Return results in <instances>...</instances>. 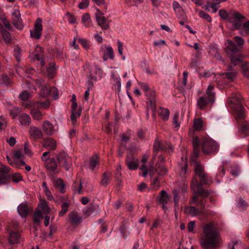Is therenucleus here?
Segmentation results:
<instances>
[{"mask_svg":"<svg viewBox=\"0 0 249 249\" xmlns=\"http://www.w3.org/2000/svg\"><path fill=\"white\" fill-rule=\"evenodd\" d=\"M184 213L192 216H196L198 214H206L205 209L200 208L199 209L196 208L194 206H186L183 210Z\"/></svg>","mask_w":249,"mask_h":249,"instance_id":"13","label":"nucleus"},{"mask_svg":"<svg viewBox=\"0 0 249 249\" xmlns=\"http://www.w3.org/2000/svg\"><path fill=\"white\" fill-rule=\"evenodd\" d=\"M219 3L212 2L209 3L205 6V9L209 10L211 8L213 9V13H216L219 8Z\"/></svg>","mask_w":249,"mask_h":249,"instance_id":"48","label":"nucleus"},{"mask_svg":"<svg viewBox=\"0 0 249 249\" xmlns=\"http://www.w3.org/2000/svg\"><path fill=\"white\" fill-rule=\"evenodd\" d=\"M43 217V215L42 214V213L39 210L36 211L34 213L33 217L34 223L35 224H38Z\"/></svg>","mask_w":249,"mask_h":249,"instance_id":"40","label":"nucleus"},{"mask_svg":"<svg viewBox=\"0 0 249 249\" xmlns=\"http://www.w3.org/2000/svg\"><path fill=\"white\" fill-rule=\"evenodd\" d=\"M42 144L43 147L50 150L54 149L56 145L55 141L51 138L45 139Z\"/></svg>","mask_w":249,"mask_h":249,"instance_id":"24","label":"nucleus"},{"mask_svg":"<svg viewBox=\"0 0 249 249\" xmlns=\"http://www.w3.org/2000/svg\"><path fill=\"white\" fill-rule=\"evenodd\" d=\"M12 180L14 182L17 183L22 180V177L20 173H15L11 177Z\"/></svg>","mask_w":249,"mask_h":249,"instance_id":"53","label":"nucleus"},{"mask_svg":"<svg viewBox=\"0 0 249 249\" xmlns=\"http://www.w3.org/2000/svg\"><path fill=\"white\" fill-rule=\"evenodd\" d=\"M7 160L9 164L13 167L19 168L21 166L25 165V162L21 157H6Z\"/></svg>","mask_w":249,"mask_h":249,"instance_id":"18","label":"nucleus"},{"mask_svg":"<svg viewBox=\"0 0 249 249\" xmlns=\"http://www.w3.org/2000/svg\"><path fill=\"white\" fill-rule=\"evenodd\" d=\"M158 113L160 117L164 121H167L169 119L170 115L169 110L165 108L160 107L158 109Z\"/></svg>","mask_w":249,"mask_h":249,"instance_id":"32","label":"nucleus"},{"mask_svg":"<svg viewBox=\"0 0 249 249\" xmlns=\"http://www.w3.org/2000/svg\"><path fill=\"white\" fill-rule=\"evenodd\" d=\"M210 103L213 102L209 101V99L206 96H202L198 99L197 102V106L199 108L203 109Z\"/></svg>","mask_w":249,"mask_h":249,"instance_id":"31","label":"nucleus"},{"mask_svg":"<svg viewBox=\"0 0 249 249\" xmlns=\"http://www.w3.org/2000/svg\"><path fill=\"white\" fill-rule=\"evenodd\" d=\"M40 89V95L43 97H47L51 93V88L49 85L45 84V81L43 79L38 80L37 81Z\"/></svg>","mask_w":249,"mask_h":249,"instance_id":"15","label":"nucleus"},{"mask_svg":"<svg viewBox=\"0 0 249 249\" xmlns=\"http://www.w3.org/2000/svg\"><path fill=\"white\" fill-rule=\"evenodd\" d=\"M7 125V121L3 116H0V131L5 129Z\"/></svg>","mask_w":249,"mask_h":249,"instance_id":"58","label":"nucleus"},{"mask_svg":"<svg viewBox=\"0 0 249 249\" xmlns=\"http://www.w3.org/2000/svg\"><path fill=\"white\" fill-rule=\"evenodd\" d=\"M58 157H42V159L45 162V166L48 170L55 171L57 167V158Z\"/></svg>","mask_w":249,"mask_h":249,"instance_id":"10","label":"nucleus"},{"mask_svg":"<svg viewBox=\"0 0 249 249\" xmlns=\"http://www.w3.org/2000/svg\"><path fill=\"white\" fill-rule=\"evenodd\" d=\"M111 176L112 174L111 172H105L103 175L101 181V184L103 186H106L109 183V181Z\"/></svg>","mask_w":249,"mask_h":249,"instance_id":"36","label":"nucleus"},{"mask_svg":"<svg viewBox=\"0 0 249 249\" xmlns=\"http://www.w3.org/2000/svg\"><path fill=\"white\" fill-rule=\"evenodd\" d=\"M194 156H198L199 151V141L197 137H194L193 139Z\"/></svg>","mask_w":249,"mask_h":249,"instance_id":"39","label":"nucleus"},{"mask_svg":"<svg viewBox=\"0 0 249 249\" xmlns=\"http://www.w3.org/2000/svg\"><path fill=\"white\" fill-rule=\"evenodd\" d=\"M69 217L71 224L77 226L82 221V216L76 212H72L69 213Z\"/></svg>","mask_w":249,"mask_h":249,"instance_id":"20","label":"nucleus"},{"mask_svg":"<svg viewBox=\"0 0 249 249\" xmlns=\"http://www.w3.org/2000/svg\"><path fill=\"white\" fill-rule=\"evenodd\" d=\"M17 210L19 214L22 217H25L27 216L29 213V209L27 204L24 203L20 204L17 208Z\"/></svg>","mask_w":249,"mask_h":249,"instance_id":"26","label":"nucleus"},{"mask_svg":"<svg viewBox=\"0 0 249 249\" xmlns=\"http://www.w3.org/2000/svg\"><path fill=\"white\" fill-rule=\"evenodd\" d=\"M18 121L21 125H26L30 124L31 119L30 117L26 113H23L18 117Z\"/></svg>","mask_w":249,"mask_h":249,"instance_id":"27","label":"nucleus"},{"mask_svg":"<svg viewBox=\"0 0 249 249\" xmlns=\"http://www.w3.org/2000/svg\"><path fill=\"white\" fill-rule=\"evenodd\" d=\"M206 96L209 99V101L213 102L214 101V92H213V86L209 85L206 91Z\"/></svg>","mask_w":249,"mask_h":249,"instance_id":"35","label":"nucleus"},{"mask_svg":"<svg viewBox=\"0 0 249 249\" xmlns=\"http://www.w3.org/2000/svg\"><path fill=\"white\" fill-rule=\"evenodd\" d=\"M10 168L6 165L1 164L0 167V184H4L7 183L10 178L9 175Z\"/></svg>","mask_w":249,"mask_h":249,"instance_id":"14","label":"nucleus"},{"mask_svg":"<svg viewBox=\"0 0 249 249\" xmlns=\"http://www.w3.org/2000/svg\"><path fill=\"white\" fill-rule=\"evenodd\" d=\"M242 16L239 13H234L232 18L230 19V22L232 23L236 29H238L239 27L241 25V19Z\"/></svg>","mask_w":249,"mask_h":249,"instance_id":"23","label":"nucleus"},{"mask_svg":"<svg viewBox=\"0 0 249 249\" xmlns=\"http://www.w3.org/2000/svg\"><path fill=\"white\" fill-rule=\"evenodd\" d=\"M89 4V0H82L81 2L78 5V8L80 9H85L87 8Z\"/></svg>","mask_w":249,"mask_h":249,"instance_id":"56","label":"nucleus"},{"mask_svg":"<svg viewBox=\"0 0 249 249\" xmlns=\"http://www.w3.org/2000/svg\"><path fill=\"white\" fill-rule=\"evenodd\" d=\"M98 164V157H90L88 162L87 166L91 170H94Z\"/></svg>","mask_w":249,"mask_h":249,"instance_id":"30","label":"nucleus"},{"mask_svg":"<svg viewBox=\"0 0 249 249\" xmlns=\"http://www.w3.org/2000/svg\"><path fill=\"white\" fill-rule=\"evenodd\" d=\"M54 185L61 193H64L65 192L66 185L64 183L62 179L60 178H57L54 182Z\"/></svg>","mask_w":249,"mask_h":249,"instance_id":"34","label":"nucleus"},{"mask_svg":"<svg viewBox=\"0 0 249 249\" xmlns=\"http://www.w3.org/2000/svg\"><path fill=\"white\" fill-rule=\"evenodd\" d=\"M196 12L198 13L200 17L203 18L208 22H211L212 21L211 17L204 11L196 10Z\"/></svg>","mask_w":249,"mask_h":249,"instance_id":"49","label":"nucleus"},{"mask_svg":"<svg viewBox=\"0 0 249 249\" xmlns=\"http://www.w3.org/2000/svg\"><path fill=\"white\" fill-rule=\"evenodd\" d=\"M202 126V120L200 119L196 120L194 124V128L196 130H200Z\"/></svg>","mask_w":249,"mask_h":249,"instance_id":"57","label":"nucleus"},{"mask_svg":"<svg viewBox=\"0 0 249 249\" xmlns=\"http://www.w3.org/2000/svg\"><path fill=\"white\" fill-rule=\"evenodd\" d=\"M219 15L223 19L230 22L229 14L226 10L223 9L220 10L219 11Z\"/></svg>","mask_w":249,"mask_h":249,"instance_id":"51","label":"nucleus"},{"mask_svg":"<svg viewBox=\"0 0 249 249\" xmlns=\"http://www.w3.org/2000/svg\"><path fill=\"white\" fill-rule=\"evenodd\" d=\"M152 187L154 190L158 189L160 185V181L157 178H154L151 181Z\"/></svg>","mask_w":249,"mask_h":249,"instance_id":"63","label":"nucleus"},{"mask_svg":"<svg viewBox=\"0 0 249 249\" xmlns=\"http://www.w3.org/2000/svg\"><path fill=\"white\" fill-rule=\"evenodd\" d=\"M42 30V20L40 18H38L35 24L34 29L30 31L31 37L36 39H39L41 36Z\"/></svg>","mask_w":249,"mask_h":249,"instance_id":"11","label":"nucleus"},{"mask_svg":"<svg viewBox=\"0 0 249 249\" xmlns=\"http://www.w3.org/2000/svg\"><path fill=\"white\" fill-rule=\"evenodd\" d=\"M111 80L113 82L115 89L119 92L121 88V78L119 75L117 73L113 72L111 74Z\"/></svg>","mask_w":249,"mask_h":249,"instance_id":"22","label":"nucleus"},{"mask_svg":"<svg viewBox=\"0 0 249 249\" xmlns=\"http://www.w3.org/2000/svg\"><path fill=\"white\" fill-rule=\"evenodd\" d=\"M100 53L103 55L104 61L108 59L113 60L114 57L113 48L109 45L103 44L100 47Z\"/></svg>","mask_w":249,"mask_h":249,"instance_id":"9","label":"nucleus"},{"mask_svg":"<svg viewBox=\"0 0 249 249\" xmlns=\"http://www.w3.org/2000/svg\"><path fill=\"white\" fill-rule=\"evenodd\" d=\"M202 150L204 154H212L218 149L217 143L207 137H204L202 140Z\"/></svg>","mask_w":249,"mask_h":249,"instance_id":"7","label":"nucleus"},{"mask_svg":"<svg viewBox=\"0 0 249 249\" xmlns=\"http://www.w3.org/2000/svg\"><path fill=\"white\" fill-rule=\"evenodd\" d=\"M18 223L17 222H13L11 227H8L7 231L9 233V247L4 246V249H10L12 248V245L18 242L19 234L17 230L18 226Z\"/></svg>","mask_w":249,"mask_h":249,"instance_id":"5","label":"nucleus"},{"mask_svg":"<svg viewBox=\"0 0 249 249\" xmlns=\"http://www.w3.org/2000/svg\"><path fill=\"white\" fill-rule=\"evenodd\" d=\"M36 107L31 109L30 113L34 120L39 121L42 119V114L38 109L35 108Z\"/></svg>","mask_w":249,"mask_h":249,"instance_id":"33","label":"nucleus"},{"mask_svg":"<svg viewBox=\"0 0 249 249\" xmlns=\"http://www.w3.org/2000/svg\"><path fill=\"white\" fill-rule=\"evenodd\" d=\"M117 43L119 53L120 55L122 56V59L124 60L125 59V57L123 55V51L124 49L123 44L120 41H118Z\"/></svg>","mask_w":249,"mask_h":249,"instance_id":"62","label":"nucleus"},{"mask_svg":"<svg viewBox=\"0 0 249 249\" xmlns=\"http://www.w3.org/2000/svg\"><path fill=\"white\" fill-rule=\"evenodd\" d=\"M234 39L236 42L238 47L242 48L245 42L244 39L242 37L239 36H235Z\"/></svg>","mask_w":249,"mask_h":249,"instance_id":"59","label":"nucleus"},{"mask_svg":"<svg viewBox=\"0 0 249 249\" xmlns=\"http://www.w3.org/2000/svg\"><path fill=\"white\" fill-rule=\"evenodd\" d=\"M82 21L86 27H89L91 24V18L88 14H84L82 17Z\"/></svg>","mask_w":249,"mask_h":249,"instance_id":"45","label":"nucleus"},{"mask_svg":"<svg viewBox=\"0 0 249 249\" xmlns=\"http://www.w3.org/2000/svg\"><path fill=\"white\" fill-rule=\"evenodd\" d=\"M98 14L96 15V21L99 26L103 30H107L109 28V22L108 20L102 16V13L99 10L97 9Z\"/></svg>","mask_w":249,"mask_h":249,"instance_id":"17","label":"nucleus"},{"mask_svg":"<svg viewBox=\"0 0 249 249\" xmlns=\"http://www.w3.org/2000/svg\"><path fill=\"white\" fill-rule=\"evenodd\" d=\"M220 236L213 223H209L203 227V235L200 240L201 246L204 249L215 247L218 244Z\"/></svg>","mask_w":249,"mask_h":249,"instance_id":"2","label":"nucleus"},{"mask_svg":"<svg viewBox=\"0 0 249 249\" xmlns=\"http://www.w3.org/2000/svg\"><path fill=\"white\" fill-rule=\"evenodd\" d=\"M241 68L244 75L249 78V64H243L241 66Z\"/></svg>","mask_w":249,"mask_h":249,"instance_id":"52","label":"nucleus"},{"mask_svg":"<svg viewBox=\"0 0 249 249\" xmlns=\"http://www.w3.org/2000/svg\"><path fill=\"white\" fill-rule=\"evenodd\" d=\"M78 40L85 49H88L89 48L90 43L87 40L85 39L79 38Z\"/></svg>","mask_w":249,"mask_h":249,"instance_id":"60","label":"nucleus"},{"mask_svg":"<svg viewBox=\"0 0 249 249\" xmlns=\"http://www.w3.org/2000/svg\"><path fill=\"white\" fill-rule=\"evenodd\" d=\"M197 157H191V162L194 165L196 174L200 178V183L198 182L196 178L194 177L192 179L191 188L195 193L205 197L209 196V193L203 189L202 185H209L212 181L207 178L204 172V167L197 161Z\"/></svg>","mask_w":249,"mask_h":249,"instance_id":"1","label":"nucleus"},{"mask_svg":"<svg viewBox=\"0 0 249 249\" xmlns=\"http://www.w3.org/2000/svg\"><path fill=\"white\" fill-rule=\"evenodd\" d=\"M65 18H67L68 22L71 24H73L75 22V18L69 12L67 13L66 14Z\"/></svg>","mask_w":249,"mask_h":249,"instance_id":"61","label":"nucleus"},{"mask_svg":"<svg viewBox=\"0 0 249 249\" xmlns=\"http://www.w3.org/2000/svg\"><path fill=\"white\" fill-rule=\"evenodd\" d=\"M170 197L169 195L164 191L162 190L160 192V202L162 204V208L163 209H166L165 204H166L169 201Z\"/></svg>","mask_w":249,"mask_h":249,"instance_id":"29","label":"nucleus"},{"mask_svg":"<svg viewBox=\"0 0 249 249\" xmlns=\"http://www.w3.org/2000/svg\"><path fill=\"white\" fill-rule=\"evenodd\" d=\"M229 102L233 105L232 107L236 111V119H242L244 118V113L241 105V98L239 95H235L229 99Z\"/></svg>","mask_w":249,"mask_h":249,"instance_id":"6","label":"nucleus"},{"mask_svg":"<svg viewBox=\"0 0 249 249\" xmlns=\"http://www.w3.org/2000/svg\"><path fill=\"white\" fill-rule=\"evenodd\" d=\"M103 77V72L102 70L99 68L95 67L90 71L88 80L89 89L92 88L95 82L101 79Z\"/></svg>","mask_w":249,"mask_h":249,"instance_id":"8","label":"nucleus"},{"mask_svg":"<svg viewBox=\"0 0 249 249\" xmlns=\"http://www.w3.org/2000/svg\"><path fill=\"white\" fill-rule=\"evenodd\" d=\"M0 31L4 41L9 43L11 40V36L9 33L3 29V27L0 24Z\"/></svg>","mask_w":249,"mask_h":249,"instance_id":"37","label":"nucleus"},{"mask_svg":"<svg viewBox=\"0 0 249 249\" xmlns=\"http://www.w3.org/2000/svg\"><path fill=\"white\" fill-rule=\"evenodd\" d=\"M126 163L129 169L133 170L137 169L139 161L135 157H127L126 160Z\"/></svg>","mask_w":249,"mask_h":249,"instance_id":"21","label":"nucleus"},{"mask_svg":"<svg viewBox=\"0 0 249 249\" xmlns=\"http://www.w3.org/2000/svg\"><path fill=\"white\" fill-rule=\"evenodd\" d=\"M173 123L175 128H177V129H178L181 123V119L179 118V115L178 113H177L174 114L173 118Z\"/></svg>","mask_w":249,"mask_h":249,"instance_id":"41","label":"nucleus"},{"mask_svg":"<svg viewBox=\"0 0 249 249\" xmlns=\"http://www.w3.org/2000/svg\"><path fill=\"white\" fill-rule=\"evenodd\" d=\"M47 72L50 78H52L55 72L54 65L50 64L47 68Z\"/></svg>","mask_w":249,"mask_h":249,"instance_id":"50","label":"nucleus"},{"mask_svg":"<svg viewBox=\"0 0 249 249\" xmlns=\"http://www.w3.org/2000/svg\"><path fill=\"white\" fill-rule=\"evenodd\" d=\"M72 188L75 193L78 194H81L82 193V184L81 181L79 183L74 182V184L72 185Z\"/></svg>","mask_w":249,"mask_h":249,"instance_id":"44","label":"nucleus"},{"mask_svg":"<svg viewBox=\"0 0 249 249\" xmlns=\"http://www.w3.org/2000/svg\"><path fill=\"white\" fill-rule=\"evenodd\" d=\"M30 137L34 139H40L43 137V133L41 130L36 126H31L29 130Z\"/></svg>","mask_w":249,"mask_h":249,"instance_id":"19","label":"nucleus"},{"mask_svg":"<svg viewBox=\"0 0 249 249\" xmlns=\"http://www.w3.org/2000/svg\"><path fill=\"white\" fill-rule=\"evenodd\" d=\"M81 112L80 110H72L71 115V121L73 124L76 122V119L81 115Z\"/></svg>","mask_w":249,"mask_h":249,"instance_id":"47","label":"nucleus"},{"mask_svg":"<svg viewBox=\"0 0 249 249\" xmlns=\"http://www.w3.org/2000/svg\"><path fill=\"white\" fill-rule=\"evenodd\" d=\"M66 158V157H58L57 160L59 163L62 162L63 163L64 167L68 171L70 169L71 163L70 161H68Z\"/></svg>","mask_w":249,"mask_h":249,"instance_id":"38","label":"nucleus"},{"mask_svg":"<svg viewBox=\"0 0 249 249\" xmlns=\"http://www.w3.org/2000/svg\"><path fill=\"white\" fill-rule=\"evenodd\" d=\"M240 33L243 36L249 34V21L243 23L242 27L240 30Z\"/></svg>","mask_w":249,"mask_h":249,"instance_id":"46","label":"nucleus"},{"mask_svg":"<svg viewBox=\"0 0 249 249\" xmlns=\"http://www.w3.org/2000/svg\"><path fill=\"white\" fill-rule=\"evenodd\" d=\"M31 97V94L27 91L21 92L19 95V98L22 101H25Z\"/></svg>","mask_w":249,"mask_h":249,"instance_id":"54","label":"nucleus"},{"mask_svg":"<svg viewBox=\"0 0 249 249\" xmlns=\"http://www.w3.org/2000/svg\"><path fill=\"white\" fill-rule=\"evenodd\" d=\"M12 16L13 25L18 30H21L24 26L21 22L19 11L15 9L12 13Z\"/></svg>","mask_w":249,"mask_h":249,"instance_id":"12","label":"nucleus"},{"mask_svg":"<svg viewBox=\"0 0 249 249\" xmlns=\"http://www.w3.org/2000/svg\"><path fill=\"white\" fill-rule=\"evenodd\" d=\"M156 160L154 157L153 159L152 163H151L148 168L145 165H142L140 169L142 172V175L143 177H146L149 173L150 175H153L154 172H157L160 175H164L167 172V169L163 164H155L154 162Z\"/></svg>","mask_w":249,"mask_h":249,"instance_id":"3","label":"nucleus"},{"mask_svg":"<svg viewBox=\"0 0 249 249\" xmlns=\"http://www.w3.org/2000/svg\"><path fill=\"white\" fill-rule=\"evenodd\" d=\"M70 204L69 201H65L62 203L61 206L62 209L58 214L59 216H63L67 213Z\"/></svg>","mask_w":249,"mask_h":249,"instance_id":"42","label":"nucleus"},{"mask_svg":"<svg viewBox=\"0 0 249 249\" xmlns=\"http://www.w3.org/2000/svg\"><path fill=\"white\" fill-rule=\"evenodd\" d=\"M21 109L19 107H14L11 111V114L12 115L13 118H15L17 116L18 113L20 112Z\"/></svg>","mask_w":249,"mask_h":249,"instance_id":"64","label":"nucleus"},{"mask_svg":"<svg viewBox=\"0 0 249 249\" xmlns=\"http://www.w3.org/2000/svg\"><path fill=\"white\" fill-rule=\"evenodd\" d=\"M237 72L234 71L227 72L226 73V77L230 81H232L236 77Z\"/></svg>","mask_w":249,"mask_h":249,"instance_id":"55","label":"nucleus"},{"mask_svg":"<svg viewBox=\"0 0 249 249\" xmlns=\"http://www.w3.org/2000/svg\"><path fill=\"white\" fill-rule=\"evenodd\" d=\"M225 44L226 45L225 51L231 58L232 63L234 65L239 63L241 61L239 58V50L234 42L231 40H227Z\"/></svg>","mask_w":249,"mask_h":249,"instance_id":"4","label":"nucleus"},{"mask_svg":"<svg viewBox=\"0 0 249 249\" xmlns=\"http://www.w3.org/2000/svg\"><path fill=\"white\" fill-rule=\"evenodd\" d=\"M43 131L48 135H52L57 131V127L54 126L48 121H45L42 124Z\"/></svg>","mask_w":249,"mask_h":249,"instance_id":"16","label":"nucleus"},{"mask_svg":"<svg viewBox=\"0 0 249 249\" xmlns=\"http://www.w3.org/2000/svg\"><path fill=\"white\" fill-rule=\"evenodd\" d=\"M206 200L204 198L198 199L196 196H193L190 200V204L199 205L201 208L204 209L207 205L205 204Z\"/></svg>","mask_w":249,"mask_h":249,"instance_id":"25","label":"nucleus"},{"mask_svg":"<svg viewBox=\"0 0 249 249\" xmlns=\"http://www.w3.org/2000/svg\"><path fill=\"white\" fill-rule=\"evenodd\" d=\"M39 206L42 209L45 213H48L50 209L49 207L47 202L44 199H40Z\"/></svg>","mask_w":249,"mask_h":249,"instance_id":"43","label":"nucleus"},{"mask_svg":"<svg viewBox=\"0 0 249 249\" xmlns=\"http://www.w3.org/2000/svg\"><path fill=\"white\" fill-rule=\"evenodd\" d=\"M180 159L182 162L179 163L181 170L180 175L182 176L183 175L184 176L187 171V157H181Z\"/></svg>","mask_w":249,"mask_h":249,"instance_id":"28","label":"nucleus"}]
</instances>
